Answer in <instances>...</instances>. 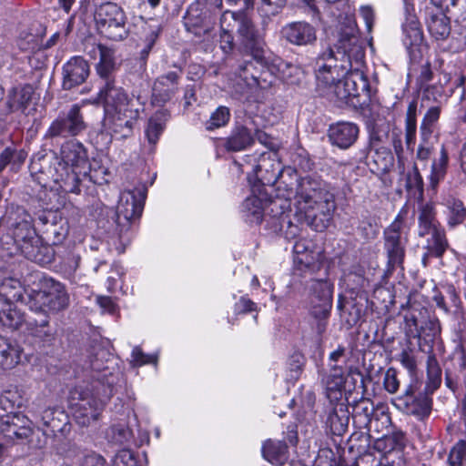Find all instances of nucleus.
Returning a JSON list of instances; mask_svg holds the SVG:
<instances>
[{
	"instance_id": "nucleus-1",
	"label": "nucleus",
	"mask_w": 466,
	"mask_h": 466,
	"mask_svg": "<svg viewBox=\"0 0 466 466\" xmlns=\"http://www.w3.org/2000/svg\"><path fill=\"white\" fill-rule=\"evenodd\" d=\"M365 46L356 23L339 25L333 47L321 52L315 61L317 90L338 106H355L354 99L369 89L364 75Z\"/></svg>"
},
{
	"instance_id": "nucleus-2",
	"label": "nucleus",
	"mask_w": 466,
	"mask_h": 466,
	"mask_svg": "<svg viewBox=\"0 0 466 466\" xmlns=\"http://www.w3.org/2000/svg\"><path fill=\"white\" fill-rule=\"evenodd\" d=\"M0 246L8 256L22 254L37 264L52 260L49 248L43 246L32 216L21 206H11L0 220Z\"/></svg>"
},
{
	"instance_id": "nucleus-3",
	"label": "nucleus",
	"mask_w": 466,
	"mask_h": 466,
	"mask_svg": "<svg viewBox=\"0 0 466 466\" xmlns=\"http://www.w3.org/2000/svg\"><path fill=\"white\" fill-rule=\"evenodd\" d=\"M294 190L297 198L295 217L298 222L304 223L316 231L326 229L336 208L334 195L328 185L315 176L299 178L296 172Z\"/></svg>"
},
{
	"instance_id": "nucleus-4",
	"label": "nucleus",
	"mask_w": 466,
	"mask_h": 466,
	"mask_svg": "<svg viewBox=\"0 0 466 466\" xmlns=\"http://www.w3.org/2000/svg\"><path fill=\"white\" fill-rule=\"evenodd\" d=\"M27 304L36 315V318H30L26 322L28 334L41 340H48L52 332L46 312L66 309L69 305V295L62 283L52 278H44L40 289L28 294Z\"/></svg>"
},
{
	"instance_id": "nucleus-5",
	"label": "nucleus",
	"mask_w": 466,
	"mask_h": 466,
	"mask_svg": "<svg viewBox=\"0 0 466 466\" xmlns=\"http://www.w3.org/2000/svg\"><path fill=\"white\" fill-rule=\"evenodd\" d=\"M113 381L99 375L90 382L76 386L69 393V405L76 421L80 426H88L98 420L106 402L113 396Z\"/></svg>"
},
{
	"instance_id": "nucleus-6",
	"label": "nucleus",
	"mask_w": 466,
	"mask_h": 466,
	"mask_svg": "<svg viewBox=\"0 0 466 466\" xmlns=\"http://www.w3.org/2000/svg\"><path fill=\"white\" fill-rule=\"evenodd\" d=\"M222 0H195L183 15V25L197 43L210 47L217 37V21Z\"/></svg>"
},
{
	"instance_id": "nucleus-7",
	"label": "nucleus",
	"mask_w": 466,
	"mask_h": 466,
	"mask_svg": "<svg viewBox=\"0 0 466 466\" xmlns=\"http://www.w3.org/2000/svg\"><path fill=\"white\" fill-rule=\"evenodd\" d=\"M433 203L422 204L419 208L418 236L420 238L427 237L423 247L425 252L421 258L424 267L430 264L431 258H441L450 248L446 231L437 219Z\"/></svg>"
},
{
	"instance_id": "nucleus-8",
	"label": "nucleus",
	"mask_w": 466,
	"mask_h": 466,
	"mask_svg": "<svg viewBox=\"0 0 466 466\" xmlns=\"http://www.w3.org/2000/svg\"><path fill=\"white\" fill-rule=\"evenodd\" d=\"M229 17L225 25L227 29H234L244 52L256 63L265 66L268 64L266 42L252 19L243 11L229 10Z\"/></svg>"
},
{
	"instance_id": "nucleus-9",
	"label": "nucleus",
	"mask_w": 466,
	"mask_h": 466,
	"mask_svg": "<svg viewBox=\"0 0 466 466\" xmlns=\"http://www.w3.org/2000/svg\"><path fill=\"white\" fill-rule=\"evenodd\" d=\"M272 157H275V154H260L253 168L256 177L263 187L277 185L278 189L284 188L286 198H290L293 194L296 170L290 167H282L281 163Z\"/></svg>"
},
{
	"instance_id": "nucleus-10",
	"label": "nucleus",
	"mask_w": 466,
	"mask_h": 466,
	"mask_svg": "<svg viewBox=\"0 0 466 466\" xmlns=\"http://www.w3.org/2000/svg\"><path fill=\"white\" fill-rule=\"evenodd\" d=\"M383 240V248L387 258L385 275L388 277L397 268H404L403 264L409 238L401 212L399 213L393 222L384 229Z\"/></svg>"
},
{
	"instance_id": "nucleus-11",
	"label": "nucleus",
	"mask_w": 466,
	"mask_h": 466,
	"mask_svg": "<svg viewBox=\"0 0 466 466\" xmlns=\"http://www.w3.org/2000/svg\"><path fill=\"white\" fill-rule=\"evenodd\" d=\"M405 330L407 336L418 339L421 348V341L429 345L434 341L441 332L440 321L431 317L426 308L412 306L404 316Z\"/></svg>"
},
{
	"instance_id": "nucleus-12",
	"label": "nucleus",
	"mask_w": 466,
	"mask_h": 466,
	"mask_svg": "<svg viewBox=\"0 0 466 466\" xmlns=\"http://www.w3.org/2000/svg\"><path fill=\"white\" fill-rule=\"evenodd\" d=\"M309 289V314L317 321V333L322 335L332 309L333 285L326 279H314Z\"/></svg>"
},
{
	"instance_id": "nucleus-13",
	"label": "nucleus",
	"mask_w": 466,
	"mask_h": 466,
	"mask_svg": "<svg viewBox=\"0 0 466 466\" xmlns=\"http://www.w3.org/2000/svg\"><path fill=\"white\" fill-rule=\"evenodd\" d=\"M95 20L101 35L113 40L120 41L127 37L126 15L120 6L115 3H105L97 7Z\"/></svg>"
},
{
	"instance_id": "nucleus-14",
	"label": "nucleus",
	"mask_w": 466,
	"mask_h": 466,
	"mask_svg": "<svg viewBox=\"0 0 466 466\" xmlns=\"http://www.w3.org/2000/svg\"><path fill=\"white\" fill-rule=\"evenodd\" d=\"M146 198L145 187L127 190L121 194L116 212V223L120 234L127 232L140 218Z\"/></svg>"
},
{
	"instance_id": "nucleus-15",
	"label": "nucleus",
	"mask_w": 466,
	"mask_h": 466,
	"mask_svg": "<svg viewBox=\"0 0 466 466\" xmlns=\"http://www.w3.org/2000/svg\"><path fill=\"white\" fill-rule=\"evenodd\" d=\"M86 129L81 107L73 105L67 111L61 112L54 119L47 128L45 138L53 139L56 137L67 138L76 137Z\"/></svg>"
},
{
	"instance_id": "nucleus-16",
	"label": "nucleus",
	"mask_w": 466,
	"mask_h": 466,
	"mask_svg": "<svg viewBox=\"0 0 466 466\" xmlns=\"http://www.w3.org/2000/svg\"><path fill=\"white\" fill-rule=\"evenodd\" d=\"M59 158L55 151L42 149L31 158L29 171L32 178L42 187L53 188L52 183L59 169Z\"/></svg>"
},
{
	"instance_id": "nucleus-17",
	"label": "nucleus",
	"mask_w": 466,
	"mask_h": 466,
	"mask_svg": "<svg viewBox=\"0 0 466 466\" xmlns=\"http://www.w3.org/2000/svg\"><path fill=\"white\" fill-rule=\"evenodd\" d=\"M33 433V423L25 415L10 411L0 417V434L6 442L28 440Z\"/></svg>"
},
{
	"instance_id": "nucleus-18",
	"label": "nucleus",
	"mask_w": 466,
	"mask_h": 466,
	"mask_svg": "<svg viewBox=\"0 0 466 466\" xmlns=\"http://www.w3.org/2000/svg\"><path fill=\"white\" fill-rule=\"evenodd\" d=\"M141 110L142 105L106 111L104 126L122 137H128L132 135L133 127L139 118Z\"/></svg>"
},
{
	"instance_id": "nucleus-19",
	"label": "nucleus",
	"mask_w": 466,
	"mask_h": 466,
	"mask_svg": "<svg viewBox=\"0 0 466 466\" xmlns=\"http://www.w3.org/2000/svg\"><path fill=\"white\" fill-rule=\"evenodd\" d=\"M98 96L104 103L106 111L127 107L129 106H141L139 96H128L122 86L116 84L115 77L100 80Z\"/></svg>"
},
{
	"instance_id": "nucleus-20",
	"label": "nucleus",
	"mask_w": 466,
	"mask_h": 466,
	"mask_svg": "<svg viewBox=\"0 0 466 466\" xmlns=\"http://www.w3.org/2000/svg\"><path fill=\"white\" fill-rule=\"evenodd\" d=\"M435 7L425 10V25L431 37L437 41H445L451 35V19L441 10L442 0H431Z\"/></svg>"
},
{
	"instance_id": "nucleus-21",
	"label": "nucleus",
	"mask_w": 466,
	"mask_h": 466,
	"mask_svg": "<svg viewBox=\"0 0 466 466\" xmlns=\"http://www.w3.org/2000/svg\"><path fill=\"white\" fill-rule=\"evenodd\" d=\"M280 35L289 44L296 46H312L317 41V29L306 21L288 23L281 28Z\"/></svg>"
},
{
	"instance_id": "nucleus-22",
	"label": "nucleus",
	"mask_w": 466,
	"mask_h": 466,
	"mask_svg": "<svg viewBox=\"0 0 466 466\" xmlns=\"http://www.w3.org/2000/svg\"><path fill=\"white\" fill-rule=\"evenodd\" d=\"M253 194L248 197L242 204V213L247 221L249 223L259 224L263 219L264 209L268 204L276 206L277 202L268 198L264 188L260 189L259 187L254 186L252 188Z\"/></svg>"
},
{
	"instance_id": "nucleus-23",
	"label": "nucleus",
	"mask_w": 466,
	"mask_h": 466,
	"mask_svg": "<svg viewBox=\"0 0 466 466\" xmlns=\"http://www.w3.org/2000/svg\"><path fill=\"white\" fill-rule=\"evenodd\" d=\"M182 75L183 70L178 67L176 71L159 76L153 85L154 102L161 105L170 101L178 91L179 80Z\"/></svg>"
},
{
	"instance_id": "nucleus-24",
	"label": "nucleus",
	"mask_w": 466,
	"mask_h": 466,
	"mask_svg": "<svg viewBox=\"0 0 466 466\" xmlns=\"http://www.w3.org/2000/svg\"><path fill=\"white\" fill-rule=\"evenodd\" d=\"M90 74L87 61L76 56L63 66L62 87L64 90L74 89L86 82Z\"/></svg>"
},
{
	"instance_id": "nucleus-25",
	"label": "nucleus",
	"mask_w": 466,
	"mask_h": 466,
	"mask_svg": "<svg viewBox=\"0 0 466 466\" xmlns=\"http://www.w3.org/2000/svg\"><path fill=\"white\" fill-rule=\"evenodd\" d=\"M359 134V126L349 121H339L331 124L328 129V137L330 144L343 150L355 144Z\"/></svg>"
},
{
	"instance_id": "nucleus-26",
	"label": "nucleus",
	"mask_w": 466,
	"mask_h": 466,
	"mask_svg": "<svg viewBox=\"0 0 466 466\" xmlns=\"http://www.w3.org/2000/svg\"><path fill=\"white\" fill-rule=\"evenodd\" d=\"M61 159L59 161L66 167L72 168H79L84 170L83 174L86 176V169L89 166L87 151L84 145L76 140H68L65 142L60 149Z\"/></svg>"
},
{
	"instance_id": "nucleus-27",
	"label": "nucleus",
	"mask_w": 466,
	"mask_h": 466,
	"mask_svg": "<svg viewBox=\"0 0 466 466\" xmlns=\"http://www.w3.org/2000/svg\"><path fill=\"white\" fill-rule=\"evenodd\" d=\"M440 205L443 208L446 224L450 229L456 228L466 220V206L464 202L454 194H441Z\"/></svg>"
},
{
	"instance_id": "nucleus-28",
	"label": "nucleus",
	"mask_w": 466,
	"mask_h": 466,
	"mask_svg": "<svg viewBox=\"0 0 466 466\" xmlns=\"http://www.w3.org/2000/svg\"><path fill=\"white\" fill-rule=\"evenodd\" d=\"M350 412L344 401L330 402L326 409L325 425L333 435H343L349 425Z\"/></svg>"
},
{
	"instance_id": "nucleus-29",
	"label": "nucleus",
	"mask_w": 466,
	"mask_h": 466,
	"mask_svg": "<svg viewBox=\"0 0 466 466\" xmlns=\"http://www.w3.org/2000/svg\"><path fill=\"white\" fill-rule=\"evenodd\" d=\"M392 404L403 413L414 415L420 419L428 417L431 410V399L427 394L416 397L395 398Z\"/></svg>"
},
{
	"instance_id": "nucleus-30",
	"label": "nucleus",
	"mask_w": 466,
	"mask_h": 466,
	"mask_svg": "<svg viewBox=\"0 0 466 466\" xmlns=\"http://www.w3.org/2000/svg\"><path fill=\"white\" fill-rule=\"evenodd\" d=\"M255 137L250 129L242 124H236L229 135L220 140V146L227 152L243 151L252 146Z\"/></svg>"
},
{
	"instance_id": "nucleus-31",
	"label": "nucleus",
	"mask_w": 466,
	"mask_h": 466,
	"mask_svg": "<svg viewBox=\"0 0 466 466\" xmlns=\"http://www.w3.org/2000/svg\"><path fill=\"white\" fill-rule=\"evenodd\" d=\"M76 169L59 163L58 172L52 184L57 185L66 193L79 194L81 192V170L77 172Z\"/></svg>"
},
{
	"instance_id": "nucleus-32",
	"label": "nucleus",
	"mask_w": 466,
	"mask_h": 466,
	"mask_svg": "<svg viewBox=\"0 0 466 466\" xmlns=\"http://www.w3.org/2000/svg\"><path fill=\"white\" fill-rule=\"evenodd\" d=\"M326 396L329 402L342 401L345 383V370L337 364L331 368L330 374L325 380Z\"/></svg>"
},
{
	"instance_id": "nucleus-33",
	"label": "nucleus",
	"mask_w": 466,
	"mask_h": 466,
	"mask_svg": "<svg viewBox=\"0 0 466 466\" xmlns=\"http://www.w3.org/2000/svg\"><path fill=\"white\" fill-rule=\"evenodd\" d=\"M33 95L34 87L29 84L18 85L11 88L6 97V106L10 112L25 110Z\"/></svg>"
},
{
	"instance_id": "nucleus-34",
	"label": "nucleus",
	"mask_w": 466,
	"mask_h": 466,
	"mask_svg": "<svg viewBox=\"0 0 466 466\" xmlns=\"http://www.w3.org/2000/svg\"><path fill=\"white\" fill-rule=\"evenodd\" d=\"M375 410L374 403L370 399L361 398L354 401L351 414L355 426L370 431Z\"/></svg>"
},
{
	"instance_id": "nucleus-35",
	"label": "nucleus",
	"mask_w": 466,
	"mask_h": 466,
	"mask_svg": "<svg viewBox=\"0 0 466 466\" xmlns=\"http://www.w3.org/2000/svg\"><path fill=\"white\" fill-rule=\"evenodd\" d=\"M403 43L410 53L419 48L424 41L423 32L419 19L410 15L402 25Z\"/></svg>"
},
{
	"instance_id": "nucleus-36",
	"label": "nucleus",
	"mask_w": 466,
	"mask_h": 466,
	"mask_svg": "<svg viewBox=\"0 0 466 466\" xmlns=\"http://www.w3.org/2000/svg\"><path fill=\"white\" fill-rule=\"evenodd\" d=\"M17 301H25V289L21 281L13 277L3 279L0 282V306Z\"/></svg>"
},
{
	"instance_id": "nucleus-37",
	"label": "nucleus",
	"mask_w": 466,
	"mask_h": 466,
	"mask_svg": "<svg viewBox=\"0 0 466 466\" xmlns=\"http://www.w3.org/2000/svg\"><path fill=\"white\" fill-rule=\"evenodd\" d=\"M170 114L167 109H160L155 112L147 121L145 129L146 137L150 145L155 146L166 128Z\"/></svg>"
},
{
	"instance_id": "nucleus-38",
	"label": "nucleus",
	"mask_w": 466,
	"mask_h": 466,
	"mask_svg": "<svg viewBox=\"0 0 466 466\" xmlns=\"http://www.w3.org/2000/svg\"><path fill=\"white\" fill-rule=\"evenodd\" d=\"M22 349L15 341L0 336V367L4 370L15 368L21 360Z\"/></svg>"
},
{
	"instance_id": "nucleus-39",
	"label": "nucleus",
	"mask_w": 466,
	"mask_h": 466,
	"mask_svg": "<svg viewBox=\"0 0 466 466\" xmlns=\"http://www.w3.org/2000/svg\"><path fill=\"white\" fill-rule=\"evenodd\" d=\"M262 455L272 464L283 465L289 459V448L284 441L268 440L262 446Z\"/></svg>"
},
{
	"instance_id": "nucleus-40",
	"label": "nucleus",
	"mask_w": 466,
	"mask_h": 466,
	"mask_svg": "<svg viewBox=\"0 0 466 466\" xmlns=\"http://www.w3.org/2000/svg\"><path fill=\"white\" fill-rule=\"evenodd\" d=\"M98 52L99 62L96 66V73L100 80L115 77L116 60L115 51L107 46L96 48Z\"/></svg>"
},
{
	"instance_id": "nucleus-41",
	"label": "nucleus",
	"mask_w": 466,
	"mask_h": 466,
	"mask_svg": "<svg viewBox=\"0 0 466 466\" xmlns=\"http://www.w3.org/2000/svg\"><path fill=\"white\" fill-rule=\"evenodd\" d=\"M24 313L17 309L15 302H6L0 306V323L10 329H18L26 324Z\"/></svg>"
},
{
	"instance_id": "nucleus-42",
	"label": "nucleus",
	"mask_w": 466,
	"mask_h": 466,
	"mask_svg": "<svg viewBox=\"0 0 466 466\" xmlns=\"http://www.w3.org/2000/svg\"><path fill=\"white\" fill-rule=\"evenodd\" d=\"M449 164V156L444 145L441 146L440 155L432 160L431 175H430V187L436 189L439 183L445 178Z\"/></svg>"
},
{
	"instance_id": "nucleus-43",
	"label": "nucleus",
	"mask_w": 466,
	"mask_h": 466,
	"mask_svg": "<svg viewBox=\"0 0 466 466\" xmlns=\"http://www.w3.org/2000/svg\"><path fill=\"white\" fill-rule=\"evenodd\" d=\"M417 109L418 101L412 99L408 106L405 116V144L410 151H413L417 137Z\"/></svg>"
},
{
	"instance_id": "nucleus-44",
	"label": "nucleus",
	"mask_w": 466,
	"mask_h": 466,
	"mask_svg": "<svg viewBox=\"0 0 466 466\" xmlns=\"http://www.w3.org/2000/svg\"><path fill=\"white\" fill-rule=\"evenodd\" d=\"M34 33L27 32V29L19 27L16 45L22 51L34 50L37 47L39 41L45 36L46 28L44 25H35Z\"/></svg>"
},
{
	"instance_id": "nucleus-45",
	"label": "nucleus",
	"mask_w": 466,
	"mask_h": 466,
	"mask_svg": "<svg viewBox=\"0 0 466 466\" xmlns=\"http://www.w3.org/2000/svg\"><path fill=\"white\" fill-rule=\"evenodd\" d=\"M132 436L131 430L125 423L114 424L106 431V438L108 442L119 447L129 445Z\"/></svg>"
},
{
	"instance_id": "nucleus-46",
	"label": "nucleus",
	"mask_w": 466,
	"mask_h": 466,
	"mask_svg": "<svg viewBox=\"0 0 466 466\" xmlns=\"http://www.w3.org/2000/svg\"><path fill=\"white\" fill-rule=\"evenodd\" d=\"M44 426L51 431H62L67 421L66 414L60 409H46L41 414Z\"/></svg>"
},
{
	"instance_id": "nucleus-47",
	"label": "nucleus",
	"mask_w": 466,
	"mask_h": 466,
	"mask_svg": "<svg viewBox=\"0 0 466 466\" xmlns=\"http://www.w3.org/2000/svg\"><path fill=\"white\" fill-rule=\"evenodd\" d=\"M348 287L354 292H365L370 288V281L364 276V268L356 266L346 276Z\"/></svg>"
},
{
	"instance_id": "nucleus-48",
	"label": "nucleus",
	"mask_w": 466,
	"mask_h": 466,
	"mask_svg": "<svg viewBox=\"0 0 466 466\" xmlns=\"http://www.w3.org/2000/svg\"><path fill=\"white\" fill-rule=\"evenodd\" d=\"M230 109L226 106H219L210 115L209 118L205 122V128L208 131L226 127L230 120Z\"/></svg>"
},
{
	"instance_id": "nucleus-49",
	"label": "nucleus",
	"mask_w": 466,
	"mask_h": 466,
	"mask_svg": "<svg viewBox=\"0 0 466 466\" xmlns=\"http://www.w3.org/2000/svg\"><path fill=\"white\" fill-rule=\"evenodd\" d=\"M228 18H230L229 17V10L224 11L220 15V19H219L220 48L226 54L230 53L234 49V46H235V42H234L235 30L234 29H227V27L225 26V25L227 24Z\"/></svg>"
},
{
	"instance_id": "nucleus-50",
	"label": "nucleus",
	"mask_w": 466,
	"mask_h": 466,
	"mask_svg": "<svg viewBox=\"0 0 466 466\" xmlns=\"http://www.w3.org/2000/svg\"><path fill=\"white\" fill-rule=\"evenodd\" d=\"M24 399L17 387H8L0 394V407L4 410H12L23 406Z\"/></svg>"
},
{
	"instance_id": "nucleus-51",
	"label": "nucleus",
	"mask_w": 466,
	"mask_h": 466,
	"mask_svg": "<svg viewBox=\"0 0 466 466\" xmlns=\"http://www.w3.org/2000/svg\"><path fill=\"white\" fill-rule=\"evenodd\" d=\"M427 389L434 391L441 382V370L434 355H429L427 360Z\"/></svg>"
},
{
	"instance_id": "nucleus-52",
	"label": "nucleus",
	"mask_w": 466,
	"mask_h": 466,
	"mask_svg": "<svg viewBox=\"0 0 466 466\" xmlns=\"http://www.w3.org/2000/svg\"><path fill=\"white\" fill-rule=\"evenodd\" d=\"M238 76L248 85H258V70L251 60L243 61L238 65Z\"/></svg>"
},
{
	"instance_id": "nucleus-53",
	"label": "nucleus",
	"mask_w": 466,
	"mask_h": 466,
	"mask_svg": "<svg viewBox=\"0 0 466 466\" xmlns=\"http://www.w3.org/2000/svg\"><path fill=\"white\" fill-rule=\"evenodd\" d=\"M450 466H464L466 464V441L460 440L451 448L448 457Z\"/></svg>"
},
{
	"instance_id": "nucleus-54",
	"label": "nucleus",
	"mask_w": 466,
	"mask_h": 466,
	"mask_svg": "<svg viewBox=\"0 0 466 466\" xmlns=\"http://www.w3.org/2000/svg\"><path fill=\"white\" fill-rule=\"evenodd\" d=\"M293 251L296 255L295 260L298 263L309 267L313 262L312 252L309 251V246L306 240H297L294 244Z\"/></svg>"
},
{
	"instance_id": "nucleus-55",
	"label": "nucleus",
	"mask_w": 466,
	"mask_h": 466,
	"mask_svg": "<svg viewBox=\"0 0 466 466\" xmlns=\"http://www.w3.org/2000/svg\"><path fill=\"white\" fill-rule=\"evenodd\" d=\"M340 317L349 327L355 326L361 318V309L355 303H351L348 306L340 307Z\"/></svg>"
},
{
	"instance_id": "nucleus-56",
	"label": "nucleus",
	"mask_w": 466,
	"mask_h": 466,
	"mask_svg": "<svg viewBox=\"0 0 466 466\" xmlns=\"http://www.w3.org/2000/svg\"><path fill=\"white\" fill-rule=\"evenodd\" d=\"M287 5V0H260L259 11L262 15L271 17L278 15Z\"/></svg>"
},
{
	"instance_id": "nucleus-57",
	"label": "nucleus",
	"mask_w": 466,
	"mask_h": 466,
	"mask_svg": "<svg viewBox=\"0 0 466 466\" xmlns=\"http://www.w3.org/2000/svg\"><path fill=\"white\" fill-rule=\"evenodd\" d=\"M406 188L408 190L414 189L420 193L423 191V179L416 166L406 176Z\"/></svg>"
},
{
	"instance_id": "nucleus-58",
	"label": "nucleus",
	"mask_w": 466,
	"mask_h": 466,
	"mask_svg": "<svg viewBox=\"0 0 466 466\" xmlns=\"http://www.w3.org/2000/svg\"><path fill=\"white\" fill-rule=\"evenodd\" d=\"M462 25L460 28L456 29L452 36V44L450 46L451 52H460L466 47V19L462 21Z\"/></svg>"
},
{
	"instance_id": "nucleus-59",
	"label": "nucleus",
	"mask_w": 466,
	"mask_h": 466,
	"mask_svg": "<svg viewBox=\"0 0 466 466\" xmlns=\"http://www.w3.org/2000/svg\"><path fill=\"white\" fill-rule=\"evenodd\" d=\"M399 360L410 374L413 376L417 369V360L411 349L403 350L399 355Z\"/></svg>"
},
{
	"instance_id": "nucleus-60",
	"label": "nucleus",
	"mask_w": 466,
	"mask_h": 466,
	"mask_svg": "<svg viewBox=\"0 0 466 466\" xmlns=\"http://www.w3.org/2000/svg\"><path fill=\"white\" fill-rule=\"evenodd\" d=\"M460 372L463 376V380H461L460 374H453L452 372L446 370L445 384L452 391H455L458 387L461 386L462 384L466 385V368L464 367Z\"/></svg>"
},
{
	"instance_id": "nucleus-61",
	"label": "nucleus",
	"mask_w": 466,
	"mask_h": 466,
	"mask_svg": "<svg viewBox=\"0 0 466 466\" xmlns=\"http://www.w3.org/2000/svg\"><path fill=\"white\" fill-rule=\"evenodd\" d=\"M5 151L8 152V158L10 166L13 170H16L25 160L27 154L24 150H17L15 147H6Z\"/></svg>"
},
{
	"instance_id": "nucleus-62",
	"label": "nucleus",
	"mask_w": 466,
	"mask_h": 466,
	"mask_svg": "<svg viewBox=\"0 0 466 466\" xmlns=\"http://www.w3.org/2000/svg\"><path fill=\"white\" fill-rule=\"evenodd\" d=\"M383 385L389 393H395L399 390L400 381L397 378L396 370L390 368L386 371Z\"/></svg>"
},
{
	"instance_id": "nucleus-63",
	"label": "nucleus",
	"mask_w": 466,
	"mask_h": 466,
	"mask_svg": "<svg viewBox=\"0 0 466 466\" xmlns=\"http://www.w3.org/2000/svg\"><path fill=\"white\" fill-rule=\"evenodd\" d=\"M158 38V30H151L146 36L144 47L140 51V59L146 63L150 51L152 50L157 39Z\"/></svg>"
},
{
	"instance_id": "nucleus-64",
	"label": "nucleus",
	"mask_w": 466,
	"mask_h": 466,
	"mask_svg": "<svg viewBox=\"0 0 466 466\" xmlns=\"http://www.w3.org/2000/svg\"><path fill=\"white\" fill-rule=\"evenodd\" d=\"M441 116L440 106H431L425 113L420 125L437 128V124Z\"/></svg>"
}]
</instances>
